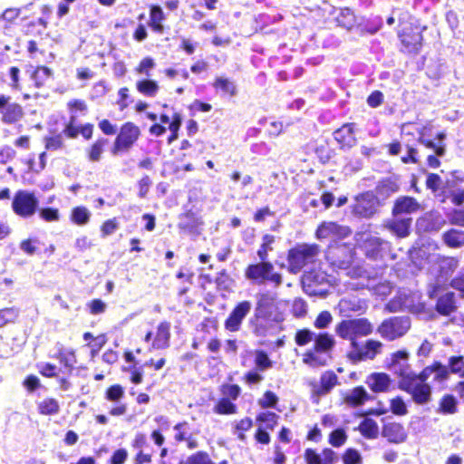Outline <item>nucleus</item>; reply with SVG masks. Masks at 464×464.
Returning a JSON list of instances; mask_svg holds the SVG:
<instances>
[{"label": "nucleus", "mask_w": 464, "mask_h": 464, "mask_svg": "<svg viewBox=\"0 0 464 464\" xmlns=\"http://www.w3.org/2000/svg\"><path fill=\"white\" fill-rule=\"evenodd\" d=\"M91 216V211L86 207L78 206L72 209L70 218L75 225L84 226L90 221Z\"/></svg>", "instance_id": "7c9ffc66"}, {"label": "nucleus", "mask_w": 464, "mask_h": 464, "mask_svg": "<svg viewBox=\"0 0 464 464\" xmlns=\"http://www.w3.org/2000/svg\"><path fill=\"white\" fill-rule=\"evenodd\" d=\"M273 270L274 266L271 263L261 261L258 264L248 266L245 276L247 279L256 281L258 284L270 281L276 285H279L282 283V276L278 273H272Z\"/></svg>", "instance_id": "423d86ee"}, {"label": "nucleus", "mask_w": 464, "mask_h": 464, "mask_svg": "<svg viewBox=\"0 0 464 464\" xmlns=\"http://www.w3.org/2000/svg\"><path fill=\"white\" fill-rule=\"evenodd\" d=\"M164 20V14L160 6H152L150 10V25L157 32H161V22Z\"/></svg>", "instance_id": "79ce46f5"}, {"label": "nucleus", "mask_w": 464, "mask_h": 464, "mask_svg": "<svg viewBox=\"0 0 464 464\" xmlns=\"http://www.w3.org/2000/svg\"><path fill=\"white\" fill-rule=\"evenodd\" d=\"M105 140H98L88 150V158L91 161H99L103 153Z\"/></svg>", "instance_id": "c03bdc74"}, {"label": "nucleus", "mask_w": 464, "mask_h": 464, "mask_svg": "<svg viewBox=\"0 0 464 464\" xmlns=\"http://www.w3.org/2000/svg\"><path fill=\"white\" fill-rule=\"evenodd\" d=\"M411 218H395L387 224V227L399 237H406L410 234Z\"/></svg>", "instance_id": "c85d7f7f"}, {"label": "nucleus", "mask_w": 464, "mask_h": 464, "mask_svg": "<svg viewBox=\"0 0 464 464\" xmlns=\"http://www.w3.org/2000/svg\"><path fill=\"white\" fill-rule=\"evenodd\" d=\"M136 88L139 92L149 97L156 96L160 89L157 82L152 80L139 81L136 83Z\"/></svg>", "instance_id": "473e14b6"}, {"label": "nucleus", "mask_w": 464, "mask_h": 464, "mask_svg": "<svg viewBox=\"0 0 464 464\" xmlns=\"http://www.w3.org/2000/svg\"><path fill=\"white\" fill-rule=\"evenodd\" d=\"M320 248L316 244L297 245L288 252V270L297 274L308 264H313L317 259Z\"/></svg>", "instance_id": "f03ea898"}, {"label": "nucleus", "mask_w": 464, "mask_h": 464, "mask_svg": "<svg viewBox=\"0 0 464 464\" xmlns=\"http://www.w3.org/2000/svg\"><path fill=\"white\" fill-rule=\"evenodd\" d=\"M279 401L277 395L271 392L266 391L257 401L258 405L263 409L273 408L275 409Z\"/></svg>", "instance_id": "ea45409f"}, {"label": "nucleus", "mask_w": 464, "mask_h": 464, "mask_svg": "<svg viewBox=\"0 0 464 464\" xmlns=\"http://www.w3.org/2000/svg\"><path fill=\"white\" fill-rule=\"evenodd\" d=\"M367 302L357 296L342 298L338 304V309L343 316H349L352 313L362 314L367 309Z\"/></svg>", "instance_id": "dca6fc26"}, {"label": "nucleus", "mask_w": 464, "mask_h": 464, "mask_svg": "<svg viewBox=\"0 0 464 464\" xmlns=\"http://www.w3.org/2000/svg\"><path fill=\"white\" fill-rule=\"evenodd\" d=\"M241 389L237 384H227L222 388V392L227 397L236 400L240 394Z\"/></svg>", "instance_id": "69168bd1"}, {"label": "nucleus", "mask_w": 464, "mask_h": 464, "mask_svg": "<svg viewBox=\"0 0 464 464\" xmlns=\"http://www.w3.org/2000/svg\"><path fill=\"white\" fill-rule=\"evenodd\" d=\"M155 67V62L150 57H146L140 61L138 67L136 68V72L140 74H144L146 76L150 75V71Z\"/></svg>", "instance_id": "6e6d98bb"}, {"label": "nucleus", "mask_w": 464, "mask_h": 464, "mask_svg": "<svg viewBox=\"0 0 464 464\" xmlns=\"http://www.w3.org/2000/svg\"><path fill=\"white\" fill-rule=\"evenodd\" d=\"M409 357L406 351H398L391 354L388 368L399 378V382H408L417 374L411 370Z\"/></svg>", "instance_id": "6e6552de"}, {"label": "nucleus", "mask_w": 464, "mask_h": 464, "mask_svg": "<svg viewBox=\"0 0 464 464\" xmlns=\"http://www.w3.org/2000/svg\"><path fill=\"white\" fill-rule=\"evenodd\" d=\"M292 310L295 316L302 317L307 312V304L302 298H295L293 302Z\"/></svg>", "instance_id": "bf43d9fd"}, {"label": "nucleus", "mask_w": 464, "mask_h": 464, "mask_svg": "<svg viewBox=\"0 0 464 464\" xmlns=\"http://www.w3.org/2000/svg\"><path fill=\"white\" fill-rule=\"evenodd\" d=\"M37 409L42 415H55L60 411V404L53 398H45L38 402Z\"/></svg>", "instance_id": "2f4dec72"}, {"label": "nucleus", "mask_w": 464, "mask_h": 464, "mask_svg": "<svg viewBox=\"0 0 464 464\" xmlns=\"http://www.w3.org/2000/svg\"><path fill=\"white\" fill-rule=\"evenodd\" d=\"M304 458L307 464H322L323 462L321 455L311 449L305 450Z\"/></svg>", "instance_id": "774afa93"}, {"label": "nucleus", "mask_w": 464, "mask_h": 464, "mask_svg": "<svg viewBox=\"0 0 464 464\" xmlns=\"http://www.w3.org/2000/svg\"><path fill=\"white\" fill-rule=\"evenodd\" d=\"M140 129L132 122H126L121 128V130L115 140L112 150L113 154L120 151L128 150L138 140Z\"/></svg>", "instance_id": "9d476101"}, {"label": "nucleus", "mask_w": 464, "mask_h": 464, "mask_svg": "<svg viewBox=\"0 0 464 464\" xmlns=\"http://www.w3.org/2000/svg\"><path fill=\"white\" fill-rule=\"evenodd\" d=\"M63 146V140L61 134L47 138L45 147L47 150H56Z\"/></svg>", "instance_id": "680f3d73"}, {"label": "nucleus", "mask_w": 464, "mask_h": 464, "mask_svg": "<svg viewBox=\"0 0 464 464\" xmlns=\"http://www.w3.org/2000/svg\"><path fill=\"white\" fill-rule=\"evenodd\" d=\"M38 207V199L34 193L27 190H19L15 193L12 208L14 212L22 217L29 218L32 217Z\"/></svg>", "instance_id": "0eeeda50"}, {"label": "nucleus", "mask_w": 464, "mask_h": 464, "mask_svg": "<svg viewBox=\"0 0 464 464\" xmlns=\"http://www.w3.org/2000/svg\"><path fill=\"white\" fill-rule=\"evenodd\" d=\"M456 308L455 295L452 292L440 296L436 304V310L441 315H450Z\"/></svg>", "instance_id": "bb28decb"}, {"label": "nucleus", "mask_w": 464, "mask_h": 464, "mask_svg": "<svg viewBox=\"0 0 464 464\" xmlns=\"http://www.w3.org/2000/svg\"><path fill=\"white\" fill-rule=\"evenodd\" d=\"M378 199L372 192L361 194L355 198L353 213L363 218L373 215L377 209Z\"/></svg>", "instance_id": "4468645a"}, {"label": "nucleus", "mask_w": 464, "mask_h": 464, "mask_svg": "<svg viewBox=\"0 0 464 464\" xmlns=\"http://www.w3.org/2000/svg\"><path fill=\"white\" fill-rule=\"evenodd\" d=\"M278 415L271 411H264L257 415L256 421L263 429L273 430L277 423Z\"/></svg>", "instance_id": "58836bf2"}, {"label": "nucleus", "mask_w": 464, "mask_h": 464, "mask_svg": "<svg viewBox=\"0 0 464 464\" xmlns=\"http://www.w3.org/2000/svg\"><path fill=\"white\" fill-rule=\"evenodd\" d=\"M433 375V381L439 383L444 382L450 378V371L446 365L440 362H434L433 364L425 367L420 372V378L422 381H428V379Z\"/></svg>", "instance_id": "a211bd4d"}, {"label": "nucleus", "mask_w": 464, "mask_h": 464, "mask_svg": "<svg viewBox=\"0 0 464 464\" xmlns=\"http://www.w3.org/2000/svg\"><path fill=\"white\" fill-rule=\"evenodd\" d=\"M363 247L367 256L376 258L379 255L382 256V252L389 248V244L377 237H366Z\"/></svg>", "instance_id": "b1692460"}, {"label": "nucleus", "mask_w": 464, "mask_h": 464, "mask_svg": "<svg viewBox=\"0 0 464 464\" xmlns=\"http://www.w3.org/2000/svg\"><path fill=\"white\" fill-rule=\"evenodd\" d=\"M252 309L250 301L239 302L230 312L228 317L225 321V328L229 332H237L241 328L244 319L247 316Z\"/></svg>", "instance_id": "f8f14e48"}, {"label": "nucleus", "mask_w": 464, "mask_h": 464, "mask_svg": "<svg viewBox=\"0 0 464 464\" xmlns=\"http://www.w3.org/2000/svg\"><path fill=\"white\" fill-rule=\"evenodd\" d=\"M366 384L373 392H387L392 384V380L385 372H373L367 377Z\"/></svg>", "instance_id": "6ab92c4d"}, {"label": "nucleus", "mask_w": 464, "mask_h": 464, "mask_svg": "<svg viewBox=\"0 0 464 464\" xmlns=\"http://www.w3.org/2000/svg\"><path fill=\"white\" fill-rule=\"evenodd\" d=\"M124 396V390L119 384L109 387L105 392L106 400L112 402H119Z\"/></svg>", "instance_id": "49530a36"}, {"label": "nucleus", "mask_w": 464, "mask_h": 464, "mask_svg": "<svg viewBox=\"0 0 464 464\" xmlns=\"http://www.w3.org/2000/svg\"><path fill=\"white\" fill-rule=\"evenodd\" d=\"M400 36L401 43L409 52H418L422 41V36L420 33H414L411 36L402 33Z\"/></svg>", "instance_id": "72a5a7b5"}, {"label": "nucleus", "mask_w": 464, "mask_h": 464, "mask_svg": "<svg viewBox=\"0 0 464 464\" xmlns=\"http://www.w3.org/2000/svg\"><path fill=\"white\" fill-rule=\"evenodd\" d=\"M175 440L177 441H185V440L190 435L189 426L187 422L178 423L174 426Z\"/></svg>", "instance_id": "864d4df0"}, {"label": "nucleus", "mask_w": 464, "mask_h": 464, "mask_svg": "<svg viewBox=\"0 0 464 464\" xmlns=\"http://www.w3.org/2000/svg\"><path fill=\"white\" fill-rule=\"evenodd\" d=\"M367 287L376 295L385 297L392 292V285L388 282H382L374 285H367Z\"/></svg>", "instance_id": "3c124183"}, {"label": "nucleus", "mask_w": 464, "mask_h": 464, "mask_svg": "<svg viewBox=\"0 0 464 464\" xmlns=\"http://www.w3.org/2000/svg\"><path fill=\"white\" fill-rule=\"evenodd\" d=\"M382 435L392 443H401L407 439V432L404 427L397 422L386 424L383 427Z\"/></svg>", "instance_id": "5701e85b"}, {"label": "nucleus", "mask_w": 464, "mask_h": 464, "mask_svg": "<svg viewBox=\"0 0 464 464\" xmlns=\"http://www.w3.org/2000/svg\"><path fill=\"white\" fill-rule=\"evenodd\" d=\"M347 436L343 430L338 429L330 434L329 442L334 447H340L346 441Z\"/></svg>", "instance_id": "5fc2aeb1"}, {"label": "nucleus", "mask_w": 464, "mask_h": 464, "mask_svg": "<svg viewBox=\"0 0 464 464\" xmlns=\"http://www.w3.org/2000/svg\"><path fill=\"white\" fill-rule=\"evenodd\" d=\"M92 314H99L105 312L107 304L101 299H93L88 304Z\"/></svg>", "instance_id": "0e129e2a"}, {"label": "nucleus", "mask_w": 464, "mask_h": 464, "mask_svg": "<svg viewBox=\"0 0 464 464\" xmlns=\"http://www.w3.org/2000/svg\"><path fill=\"white\" fill-rule=\"evenodd\" d=\"M40 217L47 222H53L59 220L60 214L58 209L47 208L40 211Z\"/></svg>", "instance_id": "052dcab7"}, {"label": "nucleus", "mask_w": 464, "mask_h": 464, "mask_svg": "<svg viewBox=\"0 0 464 464\" xmlns=\"http://www.w3.org/2000/svg\"><path fill=\"white\" fill-rule=\"evenodd\" d=\"M303 362L305 364H308L313 367H316L319 365H324L325 363L324 360H321L314 353H306L304 355Z\"/></svg>", "instance_id": "338daca9"}, {"label": "nucleus", "mask_w": 464, "mask_h": 464, "mask_svg": "<svg viewBox=\"0 0 464 464\" xmlns=\"http://www.w3.org/2000/svg\"><path fill=\"white\" fill-rule=\"evenodd\" d=\"M386 308L390 312L407 309L413 314H420L424 311L425 307L424 304L420 302V295L419 293L402 291L387 304Z\"/></svg>", "instance_id": "39448f33"}, {"label": "nucleus", "mask_w": 464, "mask_h": 464, "mask_svg": "<svg viewBox=\"0 0 464 464\" xmlns=\"http://www.w3.org/2000/svg\"><path fill=\"white\" fill-rule=\"evenodd\" d=\"M445 243L451 247H459L464 245V231L452 229L444 234Z\"/></svg>", "instance_id": "e433bc0d"}, {"label": "nucleus", "mask_w": 464, "mask_h": 464, "mask_svg": "<svg viewBox=\"0 0 464 464\" xmlns=\"http://www.w3.org/2000/svg\"><path fill=\"white\" fill-rule=\"evenodd\" d=\"M411 327L408 317H392L385 320L379 327L380 334L388 340H394L404 335Z\"/></svg>", "instance_id": "1a4fd4ad"}, {"label": "nucleus", "mask_w": 464, "mask_h": 464, "mask_svg": "<svg viewBox=\"0 0 464 464\" xmlns=\"http://www.w3.org/2000/svg\"><path fill=\"white\" fill-rule=\"evenodd\" d=\"M370 398V394L362 386L355 387L343 393V401L351 407L363 405Z\"/></svg>", "instance_id": "aec40b11"}, {"label": "nucleus", "mask_w": 464, "mask_h": 464, "mask_svg": "<svg viewBox=\"0 0 464 464\" xmlns=\"http://www.w3.org/2000/svg\"><path fill=\"white\" fill-rule=\"evenodd\" d=\"M440 411L446 414H452L456 412L457 402L453 396H444L440 404Z\"/></svg>", "instance_id": "09e8293b"}, {"label": "nucleus", "mask_w": 464, "mask_h": 464, "mask_svg": "<svg viewBox=\"0 0 464 464\" xmlns=\"http://www.w3.org/2000/svg\"><path fill=\"white\" fill-rule=\"evenodd\" d=\"M420 209V204L413 198L401 197L396 200L392 213L395 216L400 214H413Z\"/></svg>", "instance_id": "412c9836"}, {"label": "nucleus", "mask_w": 464, "mask_h": 464, "mask_svg": "<svg viewBox=\"0 0 464 464\" xmlns=\"http://www.w3.org/2000/svg\"><path fill=\"white\" fill-rule=\"evenodd\" d=\"M328 257L334 266L340 269H347L353 260V252L350 247L343 246L331 249Z\"/></svg>", "instance_id": "f3484780"}, {"label": "nucleus", "mask_w": 464, "mask_h": 464, "mask_svg": "<svg viewBox=\"0 0 464 464\" xmlns=\"http://www.w3.org/2000/svg\"><path fill=\"white\" fill-rule=\"evenodd\" d=\"M338 377L333 372H325L321 376L320 385L313 390L314 395L322 396L327 394L336 384Z\"/></svg>", "instance_id": "393cba45"}, {"label": "nucleus", "mask_w": 464, "mask_h": 464, "mask_svg": "<svg viewBox=\"0 0 464 464\" xmlns=\"http://www.w3.org/2000/svg\"><path fill=\"white\" fill-rule=\"evenodd\" d=\"M354 124L353 123H348L342 126L340 129H338L336 131H334V139L336 141H338L343 146H348L351 147L353 145L355 141L354 137Z\"/></svg>", "instance_id": "a878e982"}, {"label": "nucleus", "mask_w": 464, "mask_h": 464, "mask_svg": "<svg viewBox=\"0 0 464 464\" xmlns=\"http://www.w3.org/2000/svg\"><path fill=\"white\" fill-rule=\"evenodd\" d=\"M381 347L382 343L380 342L370 340L364 346L360 347L358 345L355 349L351 350L348 353V358L353 363L360 361L372 360L380 353Z\"/></svg>", "instance_id": "2eb2a0df"}, {"label": "nucleus", "mask_w": 464, "mask_h": 464, "mask_svg": "<svg viewBox=\"0 0 464 464\" xmlns=\"http://www.w3.org/2000/svg\"><path fill=\"white\" fill-rule=\"evenodd\" d=\"M52 76V72L45 66H39L34 72L32 78L37 87L44 85L48 79Z\"/></svg>", "instance_id": "a19ab883"}, {"label": "nucleus", "mask_w": 464, "mask_h": 464, "mask_svg": "<svg viewBox=\"0 0 464 464\" xmlns=\"http://www.w3.org/2000/svg\"><path fill=\"white\" fill-rule=\"evenodd\" d=\"M362 456L360 452L354 449H348L343 455L344 464H362Z\"/></svg>", "instance_id": "603ef678"}, {"label": "nucleus", "mask_w": 464, "mask_h": 464, "mask_svg": "<svg viewBox=\"0 0 464 464\" xmlns=\"http://www.w3.org/2000/svg\"><path fill=\"white\" fill-rule=\"evenodd\" d=\"M118 228V223L115 218L106 220L102 227L101 232L103 237L113 234Z\"/></svg>", "instance_id": "e2e57ef3"}, {"label": "nucleus", "mask_w": 464, "mask_h": 464, "mask_svg": "<svg viewBox=\"0 0 464 464\" xmlns=\"http://www.w3.org/2000/svg\"><path fill=\"white\" fill-rule=\"evenodd\" d=\"M213 86L217 90H220L224 94L229 96H234L237 92V87L234 82L225 77L217 78Z\"/></svg>", "instance_id": "c9c22d12"}, {"label": "nucleus", "mask_w": 464, "mask_h": 464, "mask_svg": "<svg viewBox=\"0 0 464 464\" xmlns=\"http://www.w3.org/2000/svg\"><path fill=\"white\" fill-rule=\"evenodd\" d=\"M359 430L363 436H365L369 439L376 438L379 433L378 425L372 419L363 420L359 426Z\"/></svg>", "instance_id": "4c0bfd02"}, {"label": "nucleus", "mask_w": 464, "mask_h": 464, "mask_svg": "<svg viewBox=\"0 0 464 464\" xmlns=\"http://www.w3.org/2000/svg\"><path fill=\"white\" fill-rule=\"evenodd\" d=\"M333 322V316L330 312L323 311L316 317L314 325L317 329L327 328Z\"/></svg>", "instance_id": "8fccbe9b"}, {"label": "nucleus", "mask_w": 464, "mask_h": 464, "mask_svg": "<svg viewBox=\"0 0 464 464\" xmlns=\"http://www.w3.org/2000/svg\"><path fill=\"white\" fill-rule=\"evenodd\" d=\"M314 338V333L308 329H303L296 333L295 343L300 345H305L310 343Z\"/></svg>", "instance_id": "13d9d810"}, {"label": "nucleus", "mask_w": 464, "mask_h": 464, "mask_svg": "<svg viewBox=\"0 0 464 464\" xmlns=\"http://www.w3.org/2000/svg\"><path fill=\"white\" fill-rule=\"evenodd\" d=\"M351 233L346 227H342L335 222H323L315 232V237L319 240L336 241L347 237Z\"/></svg>", "instance_id": "ddd939ff"}, {"label": "nucleus", "mask_w": 464, "mask_h": 464, "mask_svg": "<svg viewBox=\"0 0 464 464\" xmlns=\"http://www.w3.org/2000/svg\"><path fill=\"white\" fill-rule=\"evenodd\" d=\"M391 411L395 415L404 416L407 414V405L401 397H395L390 402Z\"/></svg>", "instance_id": "de8ad7c7"}, {"label": "nucleus", "mask_w": 464, "mask_h": 464, "mask_svg": "<svg viewBox=\"0 0 464 464\" xmlns=\"http://www.w3.org/2000/svg\"><path fill=\"white\" fill-rule=\"evenodd\" d=\"M400 390L409 393L412 401L417 404H426L431 398V388L427 381L420 378V373L416 374L408 382H398Z\"/></svg>", "instance_id": "20e7f679"}, {"label": "nucleus", "mask_w": 464, "mask_h": 464, "mask_svg": "<svg viewBox=\"0 0 464 464\" xmlns=\"http://www.w3.org/2000/svg\"><path fill=\"white\" fill-rule=\"evenodd\" d=\"M435 250L436 246L429 245L419 249H414L411 253V257L416 266L422 267L427 264H438L440 276L447 277L458 267L459 261L455 257L440 256L437 253H429V250Z\"/></svg>", "instance_id": "f257e3e1"}, {"label": "nucleus", "mask_w": 464, "mask_h": 464, "mask_svg": "<svg viewBox=\"0 0 464 464\" xmlns=\"http://www.w3.org/2000/svg\"><path fill=\"white\" fill-rule=\"evenodd\" d=\"M278 303L275 295L263 293L258 295L255 314L256 317L278 320Z\"/></svg>", "instance_id": "9b49d317"}, {"label": "nucleus", "mask_w": 464, "mask_h": 464, "mask_svg": "<svg viewBox=\"0 0 464 464\" xmlns=\"http://www.w3.org/2000/svg\"><path fill=\"white\" fill-rule=\"evenodd\" d=\"M214 411L218 414H234L237 407L227 398H223L216 404Z\"/></svg>", "instance_id": "37998d69"}, {"label": "nucleus", "mask_w": 464, "mask_h": 464, "mask_svg": "<svg viewBox=\"0 0 464 464\" xmlns=\"http://www.w3.org/2000/svg\"><path fill=\"white\" fill-rule=\"evenodd\" d=\"M325 280L324 274H314L308 272L304 275L303 283L304 285L311 286L313 285H321Z\"/></svg>", "instance_id": "4d7b16f0"}, {"label": "nucleus", "mask_w": 464, "mask_h": 464, "mask_svg": "<svg viewBox=\"0 0 464 464\" xmlns=\"http://www.w3.org/2000/svg\"><path fill=\"white\" fill-rule=\"evenodd\" d=\"M335 344L333 335L324 333L320 334L314 338V351L316 353H326L330 351Z\"/></svg>", "instance_id": "c756f323"}, {"label": "nucleus", "mask_w": 464, "mask_h": 464, "mask_svg": "<svg viewBox=\"0 0 464 464\" xmlns=\"http://www.w3.org/2000/svg\"><path fill=\"white\" fill-rule=\"evenodd\" d=\"M170 338V324L168 322H161L157 326L156 334L151 344L152 349H165L169 345Z\"/></svg>", "instance_id": "4be33fe9"}, {"label": "nucleus", "mask_w": 464, "mask_h": 464, "mask_svg": "<svg viewBox=\"0 0 464 464\" xmlns=\"http://www.w3.org/2000/svg\"><path fill=\"white\" fill-rule=\"evenodd\" d=\"M372 327L364 318L343 320L335 326L336 334L351 342L352 350L358 346L356 339L370 334Z\"/></svg>", "instance_id": "7ed1b4c3"}, {"label": "nucleus", "mask_w": 464, "mask_h": 464, "mask_svg": "<svg viewBox=\"0 0 464 464\" xmlns=\"http://www.w3.org/2000/svg\"><path fill=\"white\" fill-rule=\"evenodd\" d=\"M1 113L2 121L7 124L15 123L24 116L23 108L17 103L8 104Z\"/></svg>", "instance_id": "cd10ccee"}, {"label": "nucleus", "mask_w": 464, "mask_h": 464, "mask_svg": "<svg viewBox=\"0 0 464 464\" xmlns=\"http://www.w3.org/2000/svg\"><path fill=\"white\" fill-rule=\"evenodd\" d=\"M447 368L450 374H457L460 378H464V357L462 355L450 356L448 359Z\"/></svg>", "instance_id": "f704fd0d"}, {"label": "nucleus", "mask_w": 464, "mask_h": 464, "mask_svg": "<svg viewBox=\"0 0 464 464\" xmlns=\"http://www.w3.org/2000/svg\"><path fill=\"white\" fill-rule=\"evenodd\" d=\"M255 364L259 371H266L273 366L272 361L263 351H256L255 354Z\"/></svg>", "instance_id": "a18cd8bd"}]
</instances>
